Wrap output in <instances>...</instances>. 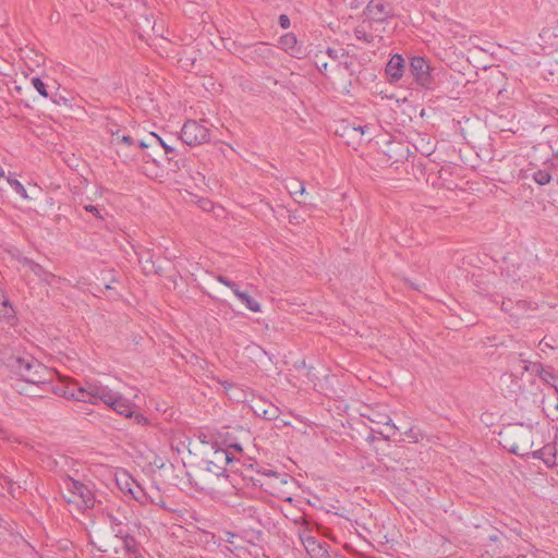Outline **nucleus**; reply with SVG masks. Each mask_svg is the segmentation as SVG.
Returning <instances> with one entry per match:
<instances>
[{"mask_svg":"<svg viewBox=\"0 0 558 558\" xmlns=\"http://www.w3.org/2000/svg\"><path fill=\"white\" fill-rule=\"evenodd\" d=\"M7 300H9V299L5 296L3 290L0 288V303L4 302Z\"/></svg>","mask_w":558,"mask_h":558,"instance_id":"09e8293b","label":"nucleus"},{"mask_svg":"<svg viewBox=\"0 0 558 558\" xmlns=\"http://www.w3.org/2000/svg\"><path fill=\"white\" fill-rule=\"evenodd\" d=\"M106 386L99 383H86L85 386H77L76 383L69 385L64 390L63 396L68 399H74L78 402H88L90 404H98L101 402Z\"/></svg>","mask_w":558,"mask_h":558,"instance_id":"39448f33","label":"nucleus"},{"mask_svg":"<svg viewBox=\"0 0 558 558\" xmlns=\"http://www.w3.org/2000/svg\"><path fill=\"white\" fill-rule=\"evenodd\" d=\"M409 72L413 81L426 90H433L436 86L435 78L428 61L420 56L412 57L409 63Z\"/></svg>","mask_w":558,"mask_h":558,"instance_id":"6e6552de","label":"nucleus"},{"mask_svg":"<svg viewBox=\"0 0 558 558\" xmlns=\"http://www.w3.org/2000/svg\"><path fill=\"white\" fill-rule=\"evenodd\" d=\"M302 544L311 558H328L330 555L327 550V544L319 542L311 534L301 536Z\"/></svg>","mask_w":558,"mask_h":558,"instance_id":"2eb2a0df","label":"nucleus"},{"mask_svg":"<svg viewBox=\"0 0 558 558\" xmlns=\"http://www.w3.org/2000/svg\"><path fill=\"white\" fill-rule=\"evenodd\" d=\"M84 209L90 214H93L97 219L104 220V217L101 216L99 209L94 205H86L84 206Z\"/></svg>","mask_w":558,"mask_h":558,"instance_id":"37998d69","label":"nucleus"},{"mask_svg":"<svg viewBox=\"0 0 558 558\" xmlns=\"http://www.w3.org/2000/svg\"><path fill=\"white\" fill-rule=\"evenodd\" d=\"M532 304L531 302L529 301H525V300H518L515 303H514V311H517L519 313V315L522 313V312H526L529 310H532Z\"/></svg>","mask_w":558,"mask_h":558,"instance_id":"58836bf2","label":"nucleus"},{"mask_svg":"<svg viewBox=\"0 0 558 558\" xmlns=\"http://www.w3.org/2000/svg\"><path fill=\"white\" fill-rule=\"evenodd\" d=\"M231 453L232 462L228 463V474L230 478L233 481V484H238V490L241 489L240 483L238 478L240 477L244 484L251 486H262L263 484L255 475H265V476H277L278 473L272 470H260L258 469V463L253 461L248 457H238L233 451L229 450Z\"/></svg>","mask_w":558,"mask_h":558,"instance_id":"7ed1b4c3","label":"nucleus"},{"mask_svg":"<svg viewBox=\"0 0 558 558\" xmlns=\"http://www.w3.org/2000/svg\"><path fill=\"white\" fill-rule=\"evenodd\" d=\"M9 114H10V111L8 108V104L5 102L4 106L0 104V117H8Z\"/></svg>","mask_w":558,"mask_h":558,"instance_id":"49530a36","label":"nucleus"},{"mask_svg":"<svg viewBox=\"0 0 558 558\" xmlns=\"http://www.w3.org/2000/svg\"><path fill=\"white\" fill-rule=\"evenodd\" d=\"M247 511H248L250 515H252V513H253V512L255 513V509H254L253 507H250V508L247 509Z\"/></svg>","mask_w":558,"mask_h":558,"instance_id":"864d4df0","label":"nucleus"},{"mask_svg":"<svg viewBox=\"0 0 558 558\" xmlns=\"http://www.w3.org/2000/svg\"><path fill=\"white\" fill-rule=\"evenodd\" d=\"M104 395H106V397L101 398V402L116 411L118 414L132 418L134 409L136 408L133 402L123 397L121 393L111 390L108 386H106Z\"/></svg>","mask_w":558,"mask_h":558,"instance_id":"1a4fd4ad","label":"nucleus"},{"mask_svg":"<svg viewBox=\"0 0 558 558\" xmlns=\"http://www.w3.org/2000/svg\"><path fill=\"white\" fill-rule=\"evenodd\" d=\"M502 274L517 282L525 277V267L523 263L518 260V258L508 255L504 258Z\"/></svg>","mask_w":558,"mask_h":558,"instance_id":"f3484780","label":"nucleus"},{"mask_svg":"<svg viewBox=\"0 0 558 558\" xmlns=\"http://www.w3.org/2000/svg\"><path fill=\"white\" fill-rule=\"evenodd\" d=\"M140 494H142V497L145 498V500H143V502L149 501L150 504L156 505V506H158L161 509H168L167 508V504H166L163 497L161 495H159L158 493H156L155 494L156 497H154V496H151L149 494L143 493V490L140 489Z\"/></svg>","mask_w":558,"mask_h":558,"instance_id":"7c9ffc66","label":"nucleus"},{"mask_svg":"<svg viewBox=\"0 0 558 558\" xmlns=\"http://www.w3.org/2000/svg\"><path fill=\"white\" fill-rule=\"evenodd\" d=\"M138 147L146 149L153 146H160L165 149L167 155L169 168L171 171H179L185 167V158L180 156L179 150L167 144L160 136L155 133H150L147 140H142L137 143Z\"/></svg>","mask_w":558,"mask_h":558,"instance_id":"0eeeda50","label":"nucleus"},{"mask_svg":"<svg viewBox=\"0 0 558 558\" xmlns=\"http://www.w3.org/2000/svg\"><path fill=\"white\" fill-rule=\"evenodd\" d=\"M364 14L369 21L377 23H384L393 16L391 5L385 0H371Z\"/></svg>","mask_w":558,"mask_h":558,"instance_id":"9b49d317","label":"nucleus"},{"mask_svg":"<svg viewBox=\"0 0 558 558\" xmlns=\"http://www.w3.org/2000/svg\"><path fill=\"white\" fill-rule=\"evenodd\" d=\"M124 553L130 558H143L144 548L141 543L129 532L121 536Z\"/></svg>","mask_w":558,"mask_h":558,"instance_id":"aec40b11","label":"nucleus"},{"mask_svg":"<svg viewBox=\"0 0 558 558\" xmlns=\"http://www.w3.org/2000/svg\"><path fill=\"white\" fill-rule=\"evenodd\" d=\"M155 269L154 271H151V275H158V276H162L163 275V268L160 266V265H154V268Z\"/></svg>","mask_w":558,"mask_h":558,"instance_id":"de8ad7c7","label":"nucleus"},{"mask_svg":"<svg viewBox=\"0 0 558 558\" xmlns=\"http://www.w3.org/2000/svg\"><path fill=\"white\" fill-rule=\"evenodd\" d=\"M534 459L542 460L548 468L556 465V446L555 444H546L542 448L532 450L531 453Z\"/></svg>","mask_w":558,"mask_h":558,"instance_id":"412c9836","label":"nucleus"},{"mask_svg":"<svg viewBox=\"0 0 558 558\" xmlns=\"http://www.w3.org/2000/svg\"><path fill=\"white\" fill-rule=\"evenodd\" d=\"M532 179L538 185H546L551 180V174L548 169H538L532 173Z\"/></svg>","mask_w":558,"mask_h":558,"instance_id":"c756f323","label":"nucleus"},{"mask_svg":"<svg viewBox=\"0 0 558 558\" xmlns=\"http://www.w3.org/2000/svg\"><path fill=\"white\" fill-rule=\"evenodd\" d=\"M121 489L130 493L135 500L143 502L142 497L138 495L141 488L133 478L126 476L125 485Z\"/></svg>","mask_w":558,"mask_h":558,"instance_id":"c85d7f7f","label":"nucleus"},{"mask_svg":"<svg viewBox=\"0 0 558 558\" xmlns=\"http://www.w3.org/2000/svg\"><path fill=\"white\" fill-rule=\"evenodd\" d=\"M254 414L266 421L277 420L281 413L280 409L271 402L262 401L253 407Z\"/></svg>","mask_w":558,"mask_h":558,"instance_id":"4be33fe9","label":"nucleus"},{"mask_svg":"<svg viewBox=\"0 0 558 558\" xmlns=\"http://www.w3.org/2000/svg\"><path fill=\"white\" fill-rule=\"evenodd\" d=\"M234 295L243 303L246 305V307L248 310H251L252 312H255V313H258L260 312V304L254 300L253 298H251L247 293L241 291L239 288L238 289H234Z\"/></svg>","mask_w":558,"mask_h":558,"instance_id":"393cba45","label":"nucleus"},{"mask_svg":"<svg viewBox=\"0 0 558 558\" xmlns=\"http://www.w3.org/2000/svg\"><path fill=\"white\" fill-rule=\"evenodd\" d=\"M363 416L366 417L369 422L376 425H383L387 428L388 434H385L384 430L380 429H373L374 432L381 435L384 438L388 439L391 435L396 434L397 427L392 423L391 417L387 413L379 412L376 409H369L367 413L363 414Z\"/></svg>","mask_w":558,"mask_h":558,"instance_id":"ddd939ff","label":"nucleus"},{"mask_svg":"<svg viewBox=\"0 0 558 558\" xmlns=\"http://www.w3.org/2000/svg\"><path fill=\"white\" fill-rule=\"evenodd\" d=\"M199 439L204 444H208L209 442V440H207V435H205V434H201L199 435Z\"/></svg>","mask_w":558,"mask_h":558,"instance_id":"8fccbe9b","label":"nucleus"},{"mask_svg":"<svg viewBox=\"0 0 558 558\" xmlns=\"http://www.w3.org/2000/svg\"><path fill=\"white\" fill-rule=\"evenodd\" d=\"M208 459L205 460V466L198 468L193 473H189V482L195 490L210 496L213 499H222L223 497L236 494L238 484H233L228 474V463L232 462L229 450H222L221 447L215 448Z\"/></svg>","mask_w":558,"mask_h":558,"instance_id":"f257e3e1","label":"nucleus"},{"mask_svg":"<svg viewBox=\"0 0 558 558\" xmlns=\"http://www.w3.org/2000/svg\"><path fill=\"white\" fill-rule=\"evenodd\" d=\"M4 177V169L0 166V178Z\"/></svg>","mask_w":558,"mask_h":558,"instance_id":"603ef678","label":"nucleus"},{"mask_svg":"<svg viewBox=\"0 0 558 558\" xmlns=\"http://www.w3.org/2000/svg\"><path fill=\"white\" fill-rule=\"evenodd\" d=\"M325 53L335 61H337L340 57H343L345 54L344 49L338 50L335 48H327Z\"/></svg>","mask_w":558,"mask_h":558,"instance_id":"a19ab883","label":"nucleus"},{"mask_svg":"<svg viewBox=\"0 0 558 558\" xmlns=\"http://www.w3.org/2000/svg\"><path fill=\"white\" fill-rule=\"evenodd\" d=\"M66 487L73 497H78L84 508H93L95 504L94 494L92 490L80 481L69 477Z\"/></svg>","mask_w":558,"mask_h":558,"instance_id":"4468645a","label":"nucleus"},{"mask_svg":"<svg viewBox=\"0 0 558 558\" xmlns=\"http://www.w3.org/2000/svg\"><path fill=\"white\" fill-rule=\"evenodd\" d=\"M21 263L24 267H27L28 270H31L36 277H38L39 280L49 286L52 284L57 279L54 274L48 271L46 268L31 258L24 257Z\"/></svg>","mask_w":558,"mask_h":558,"instance_id":"6ab92c4d","label":"nucleus"},{"mask_svg":"<svg viewBox=\"0 0 558 558\" xmlns=\"http://www.w3.org/2000/svg\"><path fill=\"white\" fill-rule=\"evenodd\" d=\"M291 195H303L305 193V186L303 182H293L289 187Z\"/></svg>","mask_w":558,"mask_h":558,"instance_id":"4c0bfd02","label":"nucleus"},{"mask_svg":"<svg viewBox=\"0 0 558 558\" xmlns=\"http://www.w3.org/2000/svg\"><path fill=\"white\" fill-rule=\"evenodd\" d=\"M354 36L357 40H362L366 44H373L375 40V36L369 34L362 25L354 28Z\"/></svg>","mask_w":558,"mask_h":558,"instance_id":"2f4dec72","label":"nucleus"},{"mask_svg":"<svg viewBox=\"0 0 558 558\" xmlns=\"http://www.w3.org/2000/svg\"><path fill=\"white\" fill-rule=\"evenodd\" d=\"M0 322L9 327H14L19 323L16 312L9 300L0 303Z\"/></svg>","mask_w":558,"mask_h":558,"instance_id":"5701e85b","label":"nucleus"},{"mask_svg":"<svg viewBox=\"0 0 558 558\" xmlns=\"http://www.w3.org/2000/svg\"><path fill=\"white\" fill-rule=\"evenodd\" d=\"M216 279L223 286L230 288L233 292H234V289L239 288V286L234 281H231L230 279H228L227 277H225L222 275L216 276Z\"/></svg>","mask_w":558,"mask_h":558,"instance_id":"ea45409f","label":"nucleus"},{"mask_svg":"<svg viewBox=\"0 0 558 558\" xmlns=\"http://www.w3.org/2000/svg\"><path fill=\"white\" fill-rule=\"evenodd\" d=\"M409 149L405 144L399 141H386L381 154L385 156L384 161L396 163L407 158Z\"/></svg>","mask_w":558,"mask_h":558,"instance_id":"f8f14e48","label":"nucleus"},{"mask_svg":"<svg viewBox=\"0 0 558 558\" xmlns=\"http://www.w3.org/2000/svg\"><path fill=\"white\" fill-rule=\"evenodd\" d=\"M110 134L112 135V143L114 145H126V146H133L135 145V140L130 135H121L120 130L117 129V131L110 130Z\"/></svg>","mask_w":558,"mask_h":558,"instance_id":"cd10ccee","label":"nucleus"},{"mask_svg":"<svg viewBox=\"0 0 558 558\" xmlns=\"http://www.w3.org/2000/svg\"><path fill=\"white\" fill-rule=\"evenodd\" d=\"M328 558H344V556L336 554L333 556L329 555Z\"/></svg>","mask_w":558,"mask_h":558,"instance_id":"3c124183","label":"nucleus"},{"mask_svg":"<svg viewBox=\"0 0 558 558\" xmlns=\"http://www.w3.org/2000/svg\"><path fill=\"white\" fill-rule=\"evenodd\" d=\"M8 183L10 184V186L19 194L21 195L23 198H27V192H26V189L24 187V185L15 178H11L9 177L8 179Z\"/></svg>","mask_w":558,"mask_h":558,"instance_id":"72a5a7b5","label":"nucleus"},{"mask_svg":"<svg viewBox=\"0 0 558 558\" xmlns=\"http://www.w3.org/2000/svg\"><path fill=\"white\" fill-rule=\"evenodd\" d=\"M369 130L368 125H360L357 128H353V132L360 133L361 136H364L365 133Z\"/></svg>","mask_w":558,"mask_h":558,"instance_id":"a18cd8bd","label":"nucleus"},{"mask_svg":"<svg viewBox=\"0 0 558 558\" xmlns=\"http://www.w3.org/2000/svg\"><path fill=\"white\" fill-rule=\"evenodd\" d=\"M206 121L197 122L195 120L186 121L180 132V140L189 146H197L210 141V130L206 126Z\"/></svg>","mask_w":558,"mask_h":558,"instance_id":"423d86ee","label":"nucleus"},{"mask_svg":"<svg viewBox=\"0 0 558 558\" xmlns=\"http://www.w3.org/2000/svg\"><path fill=\"white\" fill-rule=\"evenodd\" d=\"M386 75L389 83H397L404 72V59L401 54H393L386 65Z\"/></svg>","mask_w":558,"mask_h":558,"instance_id":"a211bd4d","label":"nucleus"},{"mask_svg":"<svg viewBox=\"0 0 558 558\" xmlns=\"http://www.w3.org/2000/svg\"><path fill=\"white\" fill-rule=\"evenodd\" d=\"M314 64L322 74H327L328 63L324 60L323 56L316 53Z\"/></svg>","mask_w":558,"mask_h":558,"instance_id":"c9c22d12","label":"nucleus"},{"mask_svg":"<svg viewBox=\"0 0 558 558\" xmlns=\"http://www.w3.org/2000/svg\"><path fill=\"white\" fill-rule=\"evenodd\" d=\"M110 130H112V131H117V129H116V128H109V129H108V132H109V133H110Z\"/></svg>","mask_w":558,"mask_h":558,"instance_id":"5fc2aeb1","label":"nucleus"},{"mask_svg":"<svg viewBox=\"0 0 558 558\" xmlns=\"http://www.w3.org/2000/svg\"><path fill=\"white\" fill-rule=\"evenodd\" d=\"M32 83H33V86L35 87V89L43 96V97H48V92H47V87H46V84L39 78V77H34L32 80Z\"/></svg>","mask_w":558,"mask_h":558,"instance_id":"e433bc0d","label":"nucleus"},{"mask_svg":"<svg viewBox=\"0 0 558 558\" xmlns=\"http://www.w3.org/2000/svg\"><path fill=\"white\" fill-rule=\"evenodd\" d=\"M501 310L513 317H519V313L514 311V303L511 299H507L501 302Z\"/></svg>","mask_w":558,"mask_h":558,"instance_id":"f704fd0d","label":"nucleus"},{"mask_svg":"<svg viewBox=\"0 0 558 558\" xmlns=\"http://www.w3.org/2000/svg\"><path fill=\"white\" fill-rule=\"evenodd\" d=\"M10 366L28 384L40 386L48 383L46 378V375H48L47 367L33 356H12Z\"/></svg>","mask_w":558,"mask_h":558,"instance_id":"20e7f679","label":"nucleus"},{"mask_svg":"<svg viewBox=\"0 0 558 558\" xmlns=\"http://www.w3.org/2000/svg\"><path fill=\"white\" fill-rule=\"evenodd\" d=\"M223 446L221 447L222 450H231L236 454L238 457H245L244 450L242 448V445L236 441H231L228 438L223 439Z\"/></svg>","mask_w":558,"mask_h":558,"instance_id":"473e14b6","label":"nucleus"},{"mask_svg":"<svg viewBox=\"0 0 558 558\" xmlns=\"http://www.w3.org/2000/svg\"><path fill=\"white\" fill-rule=\"evenodd\" d=\"M533 434L531 425L511 424L500 430L499 444L504 449L515 456L527 457L533 447Z\"/></svg>","mask_w":558,"mask_h":558,"instance_id":"f03ea898","label":"nucleus"},{"mask_svg":"<svg viewBox=\"0 0 558 558\" xmlns=\"http://www.w3.org/2000/svg\"><path fill=\"white\" fill-rule=\"evenodd\" d=\"M108 519H109L111 532L113 533V535L117 538H120L121 536L129 533V529L126 527V525L121 520H119L117 517H114L113 514H108Z\"/></svg>","mask_w":558,"mask_h":558,"instance_id":"a878e982","label":"nucleus"},{"mask_svg":"<svg viewBox=\"0 0 558 558\" xmlns=\"http://www.w3.org/2000/svg\"><path fill=\"white\" fill-rule=\"evenodd\" d=\"M240 53L241 59L245 63L263 64L268 63V61L272 58L274 50L266 43H255L253 45L243 47Z\"/></svg>","mask_w":558,"mask_h":558,"instance_id":"9d476101","label":"nucleus"},{"mask_svg":"<svg viewBox=\"0 0 558 558\" xmlns=\"http://www.w3.org/2000/svg\"><path fill=\"white\" fill-rule=\"evenodd\" d=\"M279 43L282 49L291 57L302 59L306 56V48L298 41L293 33L282 35L279 39Z\"/></svg>","mask_w":558,"mask_h":558,"instance_id":"dca6fc26","label":"nucleus"},{"mask_svg":"<svg viewBox=\"0 0 558 558\" xmlns=\"http://www.w3.org/2000/svg\"><path fill=\"white\" fill-rule=\"evenodd\" d=\"M524 368L525 371L534 373L539 379L547 384H550V381L555 380L556 378L553 367L544 366L542 363L538 362L530 363V365L525 366Z\"/></svg>","mask_w":558,"mask_h":558,"instance_id":"b1692460","label":"nucleus"},{"mask_svg":"<svg viewBox=\"0 0 558 558\" xmlns=\"http://www.w3.org/2000/svg\"><path fill=\"white\" fill-rule=\"evenodd\" d=\"M138 262L142 265L143 272L145 275H151V271H154V265H156V262L154 260L153 254L147 251L145 254H141L138 257Z\"/></svg>","mask_w":558,"mask_h":558,"instance_id":"bb28decb","label":"nucleus"},{"mask_svg":"<svg viewBox=\"0 0 558 558\" xmlns=\"http://www.w3.org/2000/svg\"><path fill=\"white\" fill-rule=\"evenodd\" d=\"M132 417L134 418V422L138 425L146 426L149 424V420L144 414L136 412L135 410Z\"/></svg>","mask_w":558,"mask_h":558,"instance_id":"79ce46f5","label":"nucleus"},{"mask_svg":"<svg viewBox=\"0 0 558 558\" xmlns=\"http://www.w3.org/2000/svg\"><path fill=\"white\" fill-rule=\"evenodd\" d=\"M278 23L283 29L289 28L291 25L290 19L287 14H281L279 16Z\"/></svg>","mask_w":558,"mask_h":558,"instance_id":"c03bdc74","label":"nucleus"}]
</instances>
